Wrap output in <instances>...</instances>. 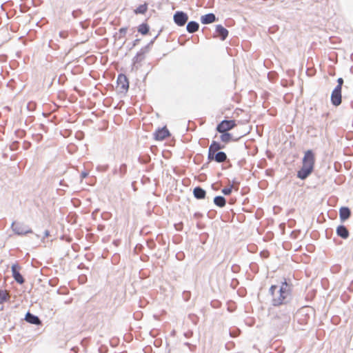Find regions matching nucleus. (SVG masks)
<instances>
[{
	"mask_svg": "<svg viewBox=\"0 0 353 353\" xmlns=\"http://www.w3.org/2000/svg\"><path fill=\"white\" fill-rule=\"evenodd\" d=\"M314 164V156L311 150H307L303 159V166L298 172L297 176L305 179L312 172Z\"/></svg>",
	"mask_w": 353,
	"mask_h": 353,
	"instance_id": "nucleus-2",
	"label": "nucleus"
},
{
	"mask_svg": "<svg viewBox=\"0 0 353 353\" xmlns=\"http://www.w3.org/2000/svg\"><path fill=\"white\" fill-rule=\"evenodd\" d=\"M216 21V16L213 13H209L201 16V22L203 24H209Z\"/></svg>",
	"mask_w": 353,
	"mask_h": 353,
	"instance_id": "nucleus-10",
	"label": "nucleus"
},
{
	"mask_svg": "<svg viewBox=\"0 0 353 353\" xmlns=\"http://www.w3.org/2000/svg\"><path fill=\"white\" fill-rule=\"evenodd\" d=\"M173 19L177 26H183L188 20V16L183 11H177L174 14Z\"/></svg>",
	"mask_w": 353,
	"mask_h": 353,
	"instance_id": "nucleus-5",
	"label": "nucleus"
},
{
	"mask_svg": "<svg viewBox=\"0 0 353 353\" xmlns=\"http://www.w3.org/2000/svg\"><path fill=\"white\" fill-rule=\"evenodd\" d=\"M138 31L143 34H146L149 31V27L147 24L143 23L139 26Z\"/></svg>",
	"mask_w": 353,
	"mask_h": 353,
	"instance_id": "nucleus-21",
	"label": "nucleus"
},
{
	"mask_svg": "<svg viewBox=\"0 0 353 353\" xmlns=\"http://www.w3.org/2000/svg\"><path fill=\"white\" fill-rule=\"evenodd\" d=\"M59 34H60V37L62 38L66 37V32H60Z\"/></svg>",
	"mask_w": 353,
	"mask_h": 353,
	"instance_id": "nucleus-30",
	"label": "nucleus"
},
{
	"mask_svg": "<svg viewBox=\"0 0 353 353\" xmlns=\"http://www.w3.org/2000/svg\"><path fill=\"white\" fill-rule=\"evenodd\" d=\"M11 228L14 233L18 235H25L32 233V230L28 226L23 223L13 222Z\"/></svg>",
	"mask_w": 353,
	"mask_h": 353,
	"instance_id": "nucleus-3",
	"label": "nucleus"
},
{
	"mask_svg": "<svg viewBox=\"0 0 353 353\" xmlns=\"http://www.w3.org/2000/svg\"><path fill=\"white\" fill-rule=\"evenodd\" d=\"M232 188H233V185H231V186H230V187H228V188H223V189L221 190V192H222V193H223V194H225V195H229V194H231V192H232Z\"/></svg>",
	"mask_w": 353,
	"mask_h": 353,
	"instance_id": "nucleus-23",
	"label": "nucleus"
},
{
	"mask_svg": "<svg viewBox=\"0 0 353 353\" xmlns=\"http://www.w3.org/2000/svg\"><path fill=\"white\" fill-rule=\"evenodd\" d=\"M216 32L222 41L225 40L228 35V31L221 25L216 26Z\"/></svg>",
	"mask_w": 353,
	"mask_h": 353,
	"instance_id": "nucleus-11",
	"label": "nucleus"
},
{
	"mask_svg": "<svg viewBox=\"0 0 353 353\" xmlns=\"http://www.w3.org/2000/svg\"><path fill=\"white\" fill-rule=\"evenodd\" d=\"M6 299V294L5 292L0 290V303H3Z\"/></svg>",
	"mask_w": 353,
	"mask_h": 353,
	"instance_id": "nucleus-25",
	"label": "nucleus"
},
{
	"mask_svg": "<svg viewBox=\"0 0 353 353\" xmlns=\"http://www.w3.org/2000/svg\"><path fill=\"white\" fill-rule=\"evenodd\" d=\"M236 125L234 120H223L216 127V130L220 133L228 132Z\"/></svg>",
	"mask_w": 353,
	"mask_h": 353,
	"instance_id": "nucleus-4",
	"label": "nucleus"
},
{
	"mask_svg": "<svg viewBox=\"0 0 353 353\" xmlns=\"http://www.w3.org/2000/svg\"><path fill=\"white\" fill-rule=\"evenodd\" d=\"M20 268V266L17 264H13L11 268L12 276L17 283L22 284L24 282V279L19 272Z\"/></svg>",
	"mask_w": 353,
	"mask_h": 353,
	"instance_id": "nucleus-7",
	"label": "nucleus"
},
{
	"mask_svg": "<svg viewBox=\"0 0 353 353\" xmlns=\"http://www.w3.org/2000/svg\"><path fill=\"white\" fill-rule=\"evenodd\" d=\"M339 215L341 220L347 219L350 216V210L348 208L342 207L339 210Z\"/></svg>",
	"mask_w": 353,
	"mask_h": 353,
	"instance_id": "nucleus-16",
	"label": "nucleus"
},
{
	"mask_svg": "<svg viewBox=\"0 0 353 353\" xmlns=\"http://www.w3.org/2000/svg\"><path fill=\"white\" fill-rule=\"evenodd\" d=\"M338 85L336 87H339V89L341 90L342 85L343 83V79L342 78H339L337 80Z\"/></svg>",
	"mask_w": 353,
	"mask_h": 353,
	"instance_id": "nucleus-27",
	"label": "nucleus"
},
{
	"mask_svg": "<svg viewBox=\"0 0 353 353\" xmlns=\"http://www.w3.org/2000/svg\"><path fill=\"white\" fill-rule=\"evenodd\" d=\"M88 175V173L86 172H83L81 174V176L82 179L85 178Z\"/></svg>",
	"mask_w": 353,
	"mask_h": 353,
	"instance_id": "nucleus-29",
	"label": "nucleus"
},
{
	"mask_svg": "<svg viewBox=\"0 0 353 353\" xmlns=\"http://www.w3.org/2000/svg\"><path fill=\"white\" fill-rule=\"evenodd\" d=\"M227 159L226 154L223 152H218L214 156V160L218 163L224 162Z\"/></svg>",
	"mask_w": 353,
	"mask_h": 353,
	"instance_id": "nucleus-18",
	"label": "nucleus"
},
{
	"mask_svg": "<svg viewBox=\"0 0 353 353\" xmlns=\"http://www.w3.org/2000/svg\"><path fill=\"white\" fill-rule=\"evenodd\" d=\"M331 101L335 106H338L341 103V90L339 89V87H336L332 91Z\"/></svg>",
	"mask_w": 353,
	"mask_h": 353,
	"instance_id": "nucleus-6",
	"label": "nucleus"
},
{
	"mask_svg": "<svg viewBox=\"0 0 353 353\" xmlns=\"http://www.w3.org/2000/svg\"><path fill=\"white\" fill-rule=\"evenodd\" d=\"M119 32L121 34H125L127 32V28H121L120 30H119Z\"/></svg>",
	"mask_w": 353,
	"mask_h": 353,
	"instance_id": "nucleus-28",
	"label": "nucleus"
},
{
	"mask_svg": "<svg viewBox=\"0 0 353 353\" xmlns=\"http://www.w3.org/2000/svg\"><path fill=\"white\" fill-rule=\"evenodd\" d=\"M48 235H49V232L46 230V231L45 232V236H48Z\"/></svg>",
	"mask_w": 353,
	"mask_h": 353,
	"instance_id": "nucleus-32",
	"label": "nucleus"
},
{
	"mask_svg": "<svg viewBox=\"0 0 353 353\" xmlns=\"http://www.w3.org/2000/svg\"><path fill=\"white\" fill-rule=\"evenodd\" d=\"M223 148H224V145H221L219 143H218L215 141H213L209 147V149H210V151H214V152H216Z\"/></svg>",
	"mask_w": 353,
	"mask_h": 353,
	"instance_id": "nucleus-19",
	"label": "nucleus"
},
{
	"mask_svg": "<svg viewBox=\"0 0 353 353\" xmlns=\"http://www.w3.org/2000/svg\"><path fill=\"white\" fill-rule=\"evenodd\" d=\"M25 319L27 322L32 323V324H34V325L41 324V321L39 319V317L30 313V312H28L26 314Z\"/></svg>",
	"mask_w": 353,
	"mask_h": 353,
	"instance_id": "nucleus-12",
	"label": "nucleus"
},
{
	"mask_svg": "<svg viewBox=\"0 0 353 353\" xmlns=\"http://www.w3.org/2000/svg\"><path fill=\"white\" fill-rule=\"evenodd\" d=\"M214 203L216 205L220 207V208H223L225 205V199L223 196H217L216 197H214Z\"/></svg>",
	"mask_w": 353,
	"mask_h": 353,
	"instance_id": "nucleus-17",
	"label": "nucleus"
},
{
	"mask_svg": "<svg viewBox=\"0 0 353 353\" xmlns=\"http://www.w3.org/2000/svg\"><path fill=\"white\" fill-rule=\"evenodd\" d=\"M138 41H139V39H136V40L134 41V46H135V45H136V43H137V42H138Z\"/></svg>",
	"mask_w": 353,
	"mask_h": 353,
	"instance_id": "nucleus-33",
	"label": "nucleus"
},
{
	"mask_svg": "<svg viewBox=\"0 0 353 353\" xmlns=\"http://www.w3.org/2000/svg\"><path fill=\"white\" fill-rule=\"evenodd\" d=\"M146 4L140 5L135 10L136 14H144L147 11Z\"/></svg>",
	"mask_w": 353,
	"mask_h": 353,
	"instance_id": "nucleus-22",
	"label": "nucleus"
},
{
	"mask_svg": "<svg viewBox=\"0 0 353 353\" xmlns=\"http://www.w3.org/2000/svg\"><path fill=\"white\" fill-rule=\"evenodd\" d=\"M337 234L343 239H346L349 236V232L343 225H339L336 229Z\"/></svg>",
	"mask_w": 353,
	"mask_h": 353,
	"instance_id": "nucleus-14",
	"label": "nucleus"
},
{
	"mask_svg": "<svg viewBox=\"0 0 353 353\" xmlns=\"http://www.w3.org/2000/svg\"><path fill=\"white\" fill-rule=\"evenodd\" d=\"M193 194L194 196L198 199H204L205 196V191L200 187L195 188L193 190Z\"/></svg>",
	"mask_w": 353,
	"mask_h": 353,
	"instance_id": "nucleus-15",
	"label": "nucleus"
},
{
	"mask_svg": "<svg viewBox=\"0 0 353 353\" xmlns=\"http://www.w3.org/2000/svg\"><path fill=\"white\" fill-rule=\"evenodd\" d=\"M142 54H143L142 52L137 53L136 57L134 58V62L141 61L142 59V58L141 57L142 56Z\"/></svg>",
	"mask_w": 353,
	"mask_h": 353,
	"instance_id": "nucleus-26",
	"label": "nucleus"
},
{
	"mask_svg": "<svg viewBox=\"0 0 353 353\" xmlns=\"http://www.w3.org/2000/svg\"><path fill=\"white\" fill-rule=\"evenodd\" d=\"M199 25L196 21H190L186 26L187 31L189 33H194L199 30Z\"/></svg>",
	"mask_w": 353,
	"mask_h": 353,
	"instance_id": "nucleus-13",
	"label": "nucleus"
},
{
	"mask_svg": "<svg viewBox=\"0 0 353 353\" xmlns=\"http://www.w3.org/2000/svg\"><path fill=\"white\" fill-rule=\"evenodd\" d=\"M216 154V152L214 151H210V149H208V158L209 160H214V156Z\"/></svg>",
	"mask_w": 353,
	"mask_h": 353,
	"instance_id": "nucleus-24",
	"label": "nucleus"
},
{
	"mask_svg": "<svg viewBox=\"0 0 353 353\" xmlns=\"http://www.w3.org/2000/svg\"><path fill=\"white\" fill-rule=\"evenodd\" d=\"M220 139L225 143H229L232 140V134L228 132H223L220 136Z\"/></svg>",
	"mask_w": 353,
	"mask_h": 353,
	"instance_id": "nucleus-20",
	"label": "nucleus"
},
{
	"mask_svg": "<svg viewBox=\"0 0 353 353\" xmlns=\"http://www.w3.org/2000/svg\"><path fill=\"white\" fill-rule=\"evenodd\" d=\"M284 319L285 322H288L290 321V316L288 315H285Z\"/></svg>",
	"mask_w": 353,
	"mask_h": 353,
	"instance_id": "nucleus-31",
	"label": "nucleus"
},
{
	"mask_svg": "<svg viewBox=\"0 0 353 353\" xmlns=\"http://www.w3.org/2000/svg\"><path fill=\"white\" fill-rule=\"evenodd\" d=\"M169 136H170V132L165 127H164L161 129H159L154 133V138L156 140H158V141H162L165 138H166Z\"/></svg>",
	"mask_w": 353,
	"mask_h": 353,
	"instance_id": "nucleus-9",
	"label": "nucleus"
},
{
	"mask_svg": "<svg viewBox=\"0 0 353 353\" xmlns=\"http://www.w3.org/2000/svg\"><path fill=\"white\" fill-rule=\"evenodd\" d=\"M118 88L121 92L127 91L129 87L128 81L123 74H119L117 79Z\"/></svg>",
	"mask_w": 353,
	"mask_h": 353,
	"instance_id": "nucleus-8",
	"label": "nucleus"
},
{
	"mask_svg": "<svg viewBox=\"0 0 353 353\" xmlns=\"http://www.w3.org/2000/svg\"><path fill=\"white\" fill-rule=\"evenodd\" d=\"M270 293L272 296V304L274 306L288 304L292 298V287L286 281L282 282L279 286L272 285L270 288Z\"/></svg>",
	"mask_w": 353,
	"mask_h": 353,
	"instance_id": "nucleus-1",
	"label": "nucleus"
}]
</instances>
